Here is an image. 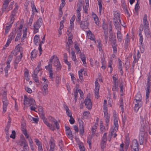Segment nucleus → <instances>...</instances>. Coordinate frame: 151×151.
Listing matches in <instances>:
<instances>
[{
  "instance_id": "7",
  "label": "nucleus",
  "mask_w": 151,
  "mask_h": 151,
  "mask_svg": "<svg viewBox=\"0 0 151 151\" xmlns=\"http://www.w3.org/2000/svg\"><path fill=\"white\" fill-rule=\"evenodd\" d=\"M134 103L135 104L134 110L136 112H137L139 109L142 106L143 103L142 101H134Z\"/></svg>"
},
{
  "instance_id": "3",
  "label": "nucleus",
  "mask_w": 151,
  "mask_h": 151,
  "mask_svg": "<svg viewBox=\"0 0 151 151\" xmlns=\"http://www.w3.org/2000/svg\"><path fill=\"white\" fill-rule=\"evenodd\" d=\"M15 7L13 10L11 12V14L10 16V21L9 23L12 24L14 22L15 18L16 17V14L17 12L18 8V6L17 4H15Z\"/></svg>"
},
{
  "instance_id": "46",
  "label": "nucleus",
  "mask_w": 151,
  "mask_h": 151,
  "mask_svg": "<svg viewBox=\"0 0 151 151\" xmlns=\"http://www.w3.org/2000/svg\"><path fill=\"white\" fill-rule=\"evenodd\" d=\"M32 76L33 79L35 81L36 83H39L37 75H36L33 74Z\"/></svg>"
},
{
  "instance_id": "10",
  "label": "nucleus",
  "mask_w": 151,
  "mask_h": 151,
  "mask_svg": "<svg viewBox=\"0 0 151 151\" xmlns=\"http://www.w3.org/2000/svg\"><path fill=\"white\" fill-rule=\"evenodd\" d=\"M114 17L113 20L119 21L120 23H121L120 19V14L117 11H114L113 12Z\"/></svg>"
},
{
  "instance_id": "29",
  "label": "nucleus",
  "mask_w": 151,
  "mask_h": 151,
  "mask_svg": "<svg viewBox=\"0 0 151 151\" xmlns=\"http://www.w3.org/2000/svg\"><path fill=\"white\" fill-rule=\"evenodd\" d=\"M68 42H69V44L68 45V42H67L66 43V45H68V48H69H69L70 47V45H72L73 43L72 40V39L71 38V37H68ZM69 53H70V50H69Z\"/></svg>"
},
{
  "instance_id": "52",
  "label": "nucleus",
  "mask_w": 151,
  "mask_h": 151,
  "mask_svg": "<svg viewBox=\"0 0 151 151\" xmlns=\"http://www.w3.org/2000/svg\"><path fill=\"white\" fill-rule=\"evenodd\" d=\"M29 106H35V100L32 98H30Z\"/></svg>"
},
{
  "instance_id": "11",
  "label": "nucleus",
  "mask_w": 151,
  "mask_h": 151,
  "mask_svg": "<svg viewBox=\"0 0 151 151\" xmlns=\"http://www.w3.org/2000/svg\"><path fill=\"white\" fill-rule=\"evenodd\" d=\"M130 38L129 37V35L127 34L125 39V43L124 45V48L125 49H127L128 48V46L130 43Z\"/></svg>"
},
{
  "instance_id": "38",
  "label": "nucleus",
  "mask_w": 151,
  "mask_h": 151,
  "mask_svg": "<svg viewBox=\"0 0 151 151\" xmlns=\"http://www.w3.org/2000/svg\"><path fill=\"white\" fill-rule=\"evenodd\" d=\"M88 37L89 38V39L92 40H94L93 37L94 35H92L90 31H89L88 32Z\"/></svg>"
},
{
  "instance_id": "47",
  "label": "nucleus",
  "mask_w": 151,
  "mask_h": 151,
  "mask_svg": "<svg viewBox=\"0 0 151 151\" xmlns=\"http://www.w3.org/2000/svg\"><path fill=\"white\" fill-rule=\"evenodd\" d=\"M21 129L22 132L27 131L25 123H22L21 124Z\"/></svg>"
},
{
  "instance_id": "41",
  "label": "nucleus",
  "mask_w": 151,
  "mask_h": 151,
  "mask_svg": "<svg viewBox=\"0 0 151 151\" xmlns=\"http://www.w3.org/2000/svg\"><path fill=\"white\" fill-rule=\"evenodd\" d=\"M10 68V66H9V67H7L6 65V66L5 67L4 69V71L5 73V76L7 77L8 76V70Z\"/></svg>"
},
{
  "instance_id": "43",
  "label": "nucleus",
  "mask_w": 151,
  "mask_h": 151,
  "mask_svg": "<svg viewBox=\"0 0 151 151\" xmlns=\"http://www.w3.org/2000/svg\"><path fill=\"white\" fill-rule=\"evenodd\" d=\"M16 35V33L15 32H11L9 35V39H11V40H12L15 37Z\"/></svg>"
},
{
  "instance_id": "16",
  "label": "nucleus",
  "mask_w": 151,
  "mask_h": 151,
  "mask_svg": "<svg viewBox=\"0 0 151 151\" xmlns=\"http://www.w3.org/2000/svg\"><path fill=\"white\" fill-rule=\"evenodd\" d=\"M46 119H44L43 120V121L44 123L47 125V126L49 127L50 129L52 131H54L55 129L54 128V126L51 124H49L46 120Z\"/></svg>"
},
{
  "instance_id": "49",
  "label": "nucleus",
  "mask_w": 151,
  "mask_h": 151,
  "mask_svg": "<svg viewBox=\"0 0 151 151\" xmlns=\"http://www.w3.org/2000/svg\"><path fill=\"white\" fill-rule=\"evenodd\" d=\"M41 68L37 67L34 70L33 74L37 75L40 70Z\"/></svg>"
},
{
  "instance_id": "59",
  "label": "nucleus",
  "mask_w": 151,
  "mask_h": 151,
  "mask_svg": "<svg viewBox=\"0 0 151 151\" xmlns=\"http://www.w3.org/2000/svg\"><path fill=\"white\" fill-rule=\"evenodd\" d=\"M143 22L144 24L143 28L149 27V23L147 21H143Z\"/></svg>"
},
{
  "instance_id": "58",
  "label": "nucleus",
  "mask_w": 151,
  "mask_h": 151,
  "mask_svg": "<svg viewBox=\"0 0 151 151\" xmlns=\"http://www.w3.org/2000/svg\"><path fill=\"white\" fill-rule=\"evenodd\" d=\"M102 141H107V133H105L103 136L102 138Z\"/></svg>"
},
{
  "instance_id": "20",
  "label": "nucleus",
  "mask_w": 151,
  "mask_h": 151,
  "mask_svg": "<svg viewBox=\"0 0 151 151\" xmlns=\"http://www.w3.org/2000/svg\"><path fill=\"white\" fill-rule=\"evenodd\" d=\"M117 37L118 41L121 42L122 39V36L120 30H117Z\"/></svg>"
},
{
  "instance_id": "60",
  "label": "nucleus",
  "mask_w": 151,
  "mask_h": 151,
  "mask_svg": "<svg viewBox=\"0 0 151 151\" xmlns=\"http://www.w3.org/2000/svg\"><path fill=\"white\" fill-rule=\"evenodd\" d=\"M29 147L28 144L26 145H25V146H23V150L21 151H28L29 150Z\"/></svg>"
},
{
  "instance_id": "6",
  "label": "nucleus",
  "mask_w": 151,
  "mask_h": 151,
  "mask_svg": "<svg viewBox=\"0 0 151 151\" xmlns=\"http://www.w3.org/2000/svg\"><path fill=\"white\" fill-rule=\"evenodd\" d=\"M53 64V66L56 67V70L57 71H59L61 70L62 66L57 57L54 59Z\"/></svg>"
},
{
  "instance_id": "51",
  "label": "nucleus",
  "mask_w": 151,
  "mask_h": 151,
  "mask_svg": "<svg viewBox=\"0 0 151 151\" xmlns=\"http://www.w3.org/2000/svg\"><path fill=\"white\" fill-rule=\"evenodd\" d=\"M140 8L139 4L138 3V1L135 5L134 10L136 12H138V9Z\"/></svg>"
},
{
  "instance_id": "19",
  "label": "nucleus",
  "mask_w": 151,
  "mask_h": 151,
  "mask_svg": "<svg viewBox=\"0 0 151 151\" xmlns=\"http://www.w3.org/2000/svg\"><path fill=\"white\" fill-rule=\"evenodd\" d=\"M145 33L146 36L149 38L150 37V29L149 27L144 28Z\"/></svg>"
},
{
  "instance_id": "26",
  "label": "nucleus",
  "mask_w": 151,
  "mask_h": 151,
  "mask_svg": "<svg viewBox=\"0 0 151 151\" xmlns=\"http://www.w3.org/2000/svg\"><path fill=\"white\" fill-rule=\"evenodd\" d=\"M150 87L147 86L146 88V99H148L149 96V93L150 92Z\"/></svg>"
},
{
  "instance_id": "14",
  "label": "nucleus",
  "mask_w": 151,
  "mask_h": 151,
  "mask_svg": "<svg viewBox=\"0 0 151 151\" xmlns=\"http://www.w3.org/2000/svg\"><path fill=\"white\" fill-rule=\"evenodd\" d=\"M81 27L83 29H87L88 26V22L86 20V21H81Z\"/></svg>"
},
{
  "instance_id": "13",
  "label": "nucleus",
  "mask_w": 151,
  "mask_h": 151,
  "mask_svg": "<svg viewBox=\"0 0 151 151\" xmlns=\"http://www.w3.org/2000/svg\"><path fill=\"white\" fill-rule=\"evenodd\" d=\"M50 149L49 151H54L55 147V144L54 139L51 138L49 143Z\"/></svg>"
},
{
  "instance_id": "37",
  "label": "nucleus",
  "mask_w": 151,
  "mask_h": 151,
  "mask_svg": "<svg viewBox=\"0 0 151 151\" xmlns=\"http://www.w3.org/2000/svg\"><path fill=\"white\" fill-rule=\"evenodd\" d=\"M22 34L21 30H20V32L17 34L16 37L15 39V41L16 42L18 41V40L20 39L22 35Z\"/></svg>"
},
{
  "instance_id": "18",
  "label": "nucleus",
  "mask_w": 151,
  "mask_h": 151,
  "mask_svg": "<svg viewBox=\"0 0 151 151\" xmlns=\"http://www.w3.org/2000/svg\"><path fill=\"white\" fill-rule=\"evenodd\" d=\"M37 50L35 49L34 50L31 52V58L32 60L34 59L36 57L37 55Z\"/></svg>"
},
{
  "instance_id": "32",
  "label": "nucleus",
  "mask_w": 151,
  "mask_h": 151,
  "mask_svg": "<svg viewBox=\"0 0 151 151\" xmlns=\"http://www.w3.org/2000/svg\"><path fill=\"white\" fill-rule=\"evenodd\" d=\"M66 134L67 136H68V137L69 138L72 139L73 135L70 129H69L68 130L66 131Z\"/></svg>"
},
{
  "instance_id": "22",
  "label": "nucleus",
  "mask_w": 151,
  "mask_h": 151,
  "mask_svg": "<svg viewBox=\"0 0 151 151\" xmlns=\"http://www.w3.org/2000/svg\"><path fill=\"white\" fill-rule=\"evenodd\" d=\"M30 98L29 99L27 97L24 95V104L25 105L26 104H30Z\"/></svg>"
},
{
  "instance_id": "48",
  "label": "nucleus",
  "mask_w": 151,
  "mask_h": 151,
  "mask_svg": "<svg viewBox=\"0 0 151 151\" xmlns=\"http://www.w3.org/2000/svg\"><path fill=\"white\" fill-rule=\"evenodd\" d=\"M36 144L38 147V149L39 151H43V149L42 147V144L40 142L37 143Z\"/></svg>"
},
{
  "instance_id": "21",
  "label": "nucleus",
  "mask_w": 151,
  "mask_h": 151,
  "mask_svg": "<svg viewBox=\"0 0 151 151\" xmlns=\"http://www.w3.org/2000/svg\"><path fill=\"white\" fill-rule=\"evenodd\" d=\"M148 77L147 78V86H151V74L149 72L147 75Z\"/></svg>"
},
{
  "instance_id": "24",
  "label": "nucleus",
  "mask_w": 151,
  "mask_h": 151,
  "mask_svg": "<svg viewBox=\"0 0 151 151\" xmlns=\"http://www.w3.org/2000/svg\"><path fill=\"white\" fill-rule=\"evenodd\" d=\"M39 35H36L34 37V43L36 45H38V43L40 40Z\"/></svg>"
},
{
  "instance_id": "30",
  "label": "nucleus",
  "mask_w": 151,
  "mask_h": 151,
  "mask_svg": "<svg viewBox=\"0 0 151 151\" xmlns=\"http://www.w3.org/2000/svg\"><path fill=\"white\" fill-rule=\"evenodd\" d=\"M114 124L115 126L114 127V130L116 131L118 130V120L117 119H114Z\"/></svg>"
},
{
  "instance_id": "33",
  "label": "nucleus",
  "mask_w": 151,
  "mask_h": 151,
  "mask_svg": "<svg viewBox=\"0 0 151 151\" xmlns=\"http://www.w3.org/2000/svg\"><path fill=\"white\" fill-rule=\"evenodd\" d=\"M42 91L43 94L44 96L47 94L48 93L47 87L43 86Z\"/></svg>"
},
{
  "instance_id": "2",
  "label": "nucleus",
  "mask_w": 151,
  "mask_h": 151,
  "mask_svg": "<svg viewBox=\"0 0 151 151\" xmlns=\"http://www.w3.org/2000/svg\"><path fill=\"white\" fill-rule=\"evenodd\" d=\"M42 24V19L41 18L39 19L33 25L34 33H37L39 31L38 29Z\"/></svg>"
},
{
  "instance_id": "17",
  "label": "nucleus",
  "mask_w": 151,
  "mask_h": 151,
  "mask_svg": "<svg viewBox=\"0 0 151 151\" xmlns=\"http://www.w3.org/2000/svg\"><path fill=\"white\" fill-rule=\"evenodd\" d=\"M46 119H44L43 120V121L44 123L47 125V126L49 127L50 129L52 131H54L55 129L54 128V126L51 124H49L46 120Z\"/></svg>"
},
{
  "instance_id": "57",
  "label": "nucleus",
  "mask_w": 151,
  "mask_h": 151,
  "mask_svg": "<svg viewBox=\"0 0 151 151\" xmlns=\"http://www.w3.org/2000/svg\"><path fill=\"white\" fill-rule=\"evenodd\" d=\"M34 19V15H32L29 19V22H28V24H29L30 25H31V24H32Z\"/></svg>"
},
{
  "instance_id": "39",
  "label": "nucleus",
  "mask_w": 151,
  "mask_h": 151,
  "mask_svg": "<svg viewBox=\"0 0 151 151\" xmlns=\"http://www.w3.org/2000/svg\"><path fill=\"white\" fill-rule=\"evenodd\" d=\"M95 88L94 90H97V91L98 90H99L100 86L98 80H96L95 81Z\"/></svg>"
},
{
  "instance_id": "40",
  "label": "nucleus",
  "mask_w": 151,
  "mask_h": 151,
  "mask_svg": "<svg viewBox=\"0 0 151 151\" xmlns=\"http://www.w3.org/2000/svg\"><path fill=\"white\" fill-rule=\"evenodd\" d=\"M83 69H81L80 70L78 71V73L79 76V78L80 80H82L83 78L82 73L83 72Z\"/></svg>"
},
{
  "instance_id": "12",
  "label": "nucleus",
  "mask_w": 151,
  "mask_h": 151,
  "mask_svg": "<svg viewBox=\"0 0 151 151\" xmlns=\"http://www.w3.org/2000/svg\"><path fill=\"white\" fill-rule=\"evenodd\" d=\"M113 22L115 28L117 30H121V27L120 24L122 26H123V25H122L121 23H120V22L119 21L113 20Z\"/></svg>"
},
{
  "instance_id": "63",
  "label": "nucleus",
  "mask_w": 151,
  "mask_h": 151,
  "mask_svg": "<svg viewBox=\"0 0 151 151\" xmlns=\"http://www.w3.org/2000/svg\"><path fill=\"white\" fill-rule=\"evenodd\" d=\"M120 106L121 107V110L123 112L124 111V109L123 108V100H122L120 102Z\"/></svg>"
},
{
  "instance_id": "61",
  "label": "nucleus",
  "mask_w": 151,
  "mask_h": 151,
  "mask_svg": "<svg viewBox=\"0 0 151 151\" xmlns=\"http://www.w3.org/2000/svg\"><path fill=\"white\" fill-rule=\"evenodd\" d=\"M39 114L41 118L42 119V120H43L44 119H46L45 117V114L43 112H40Z\"/></svg>"
},
{
  "instance_id": "34",
  "label": "nucleus",
  "mask_w": 151,
  "mask_h": 151,
  "mask_svg": "<svg viewBox=\"0 0 151 151\" xmlns=\"http://www.w3.org/2000/svg\"><path fill=\"white\" fill-rule=\"evenodd\" d=\"M27 32V29L26 28L25 30H23V36L21 39L22 41V40H24L25 38H26Z\"/></svg>"
},
{
  "instance_id": "5",
  "label": "nucleus",
  "mask_w": 151,
  "mask_h": 151,
  "mask_svg": "<svg viewBox=\"0 0 151 151\" xmlns=\"http://www.w3.org/2000/svg\"><path fill=\"white\" fill-rule=\"evenodd\" d=\"M2 101L3 103L2 113L4 114L6 111L7 107L9 104V102L6 96H5L2 97Z\"/></svg>"
},
{
  "instance_id": "45",
  "label": "nucleus",
  "mask_w": 151,
  "mask_h": 151,
  "mask_svg": "<svg viewBox=\"0 0 151 151\" xmlns=\"http://www.w3.org/2000/svg\"><path fill=\"white\" fill-rule=\"evenodd\" d=\"M97 42L98 43L97 46L99 48V50L101 51L102 50V45L101 43L100 40H97Z\"/></svg>"
},
{
  "instance_id": "27",
  "label": "nucleus",
  "mask_w": 151,
  "mask_h": 151,
  "mask_svg": "<svg viewBox=\"0 0 151 151\" xmlns=\"http://www.w3.org/2000/svg\"><path fill=\"white\" fill-rule=\"evenodd\" d=\"M104 39L105 41V42L106 43H107L108 37V30H104Z\"/></svg>"
},
{
  "instance_id": "25",
  "label": "nucleus",
  "mask_w": 151,
  "mask_h": 151,
  "mask_svg": "<svg viewBox=\"0 0 151 151\" xmlns=\"http://www.w3.org/2000/svg\"><path fill=\"white\" fill-rule=\"evenodd\" d=\"M142 98L141 95L139 93H137L135 96V98L134 99V101H142Z\"/></svg>"
},
{
  "instance_id": "50",
  "label": "nucleus",
  "mask_w": 151,
  "mask_h": 151,
  "mask_svg": "<svg viewBox=\"0 0 151 151\" xmlns=\"http://www.w3.org/2000/svg\"><path fill=\"white\" fill-rule=\"evenodd\" d=\"M24 77L25 78V79L27 81L29 80V72L27 70V71H25L24 73Z\"/></svg>"
},
{
  "instance_id": "42",
  "label": "nucleus",
  "mask_w": 151,
  "mask_h": 151,
  "mask_svg": "<svg viewBox=\"0 0 151 151\" xmlns=\"http://www.w3.org/2000/svg\"><path fill=\"white\" fill-rule=\"evenodd\" d=\"M63 141L62 140H60L59 142V146L61 150L63 151L64 149V145L63 143Z\"/></svg>"
},
{
  "instance_id": "56",
  "label": "nucleus",
  "mask_w": 151,
  "mask_h": 151,
  "mask_svg": "<svg viewBox=\"0 0 151 151\" xmlns=\"http://www.w3.org/2000/svg\"><path fill=\"white\" fill-rule=\"evenodd\" d=\"M16 133L14 130L12 131V134L10 136V138H12L13 139H14L15 138Z\"/></svg>"
},
{
  "instance_id": "1",
  "label": "nucleus",
  "mask_w": 151,
  "mask_h": 151,
  "mask_svg": "<svg viewBox=\"0 0 151 151\" xmlns=\"http://www.w3.org/2000/svg\"><path fill=\"white\" fill-rule=\"evenodd\" d=\"M142 126L140 129V132L139 133V141L140 145H142L144 142V140L146 141L147 140V133L145 132L144 126L147 124V118H144L142 119L141 121Z\"/></svg>"
},
{
  "instance_id": "8",
  "label": "nucleus",
  "mask_w": 151,
  "mask_h": 151,
  "mask_svg": "<svg viewBox=\"0 0 151 151\" xmlns=\"http://www.w3.org/2000/svg\"><path fill=\"white\" fill-rule=\"evenodd\" d=\"M22 52H21L20 55L17 56L14 61V69H17V68L18 63L21 60L22 58Z\"/></svg>"
},
{
  "instance_id": "28",
  "label": "nucleus",
  "mask_w": 151,
  "mask_h": 151,
  "mask_svg": "<svg viewBox=\"0 0 151 151\" xmlns=\"http://www.w3.org/2000/svg\"><path fill=\"white\" fill-rule=\"evenodd\" d=\"M134 60L132 63V66L133 67H134L136 63H137L138 61L139 60V59L137 58L136 55H133Z\"/></svg>"
},
{
  "instance_id": "53",
  "label": "nucleus",
  "mask_w": 151,
  "mask_h": 151,
  "mask_svg": "<svg viewBox=\"0 0 151 151\" xmlns=\"http://www.w3.org/2000/svg\"><path fill=\"white\" fill-rule=\"evenodd\" d=\"M106 141H102L101 144V147L102 149H104L106 146Z\"/></svg>"
},
{
  "instance_id": "4",
  "label": "nucleus",
  "mask_w": 151,
  "mask_h": 151,
  "mask_svg": "<svg viewBox=\"0 0 151 151\" xmlns=\"http://www.w3.org/2000/svg\"><path fill=\"white\" fill-rule=\"evenodd\" d=\"M139 146L137 140H133L130 146L131 148V151H139Z\"/></svg>"
},
{
  "instance_id": "23",
  "label": "nucleus",
  "mask_w": 151,
  "mask_h": 151,
  "mask_svg": "<svg viewBox=\"0 0 151 151\" xmlns=\"http://www.w3.org/2000/svg\"><path fill=\"white\" fill-rule=\"evenodd\" d=\"M6 24L7 26L6 27L5 32V34L6 35L8 33L12 25V24H9V23Z\"/></svg>"
},
{
  "instance_id": "36",
  "label": "nucleus",
  "mask_w": 151,
  "mask_h": 151,
  "mask_svg": "<svg viewBox=\"0 0 151 151\" xmlns=\"http://www.w3.org/2000/svg\"><path fill=\"white\" fill-rule=\"evenodd\" d=\"M45 68L48 71L52 70V64L49 63L48 65L45 66Z\"/></svg>"
},
{
  "instance_id": "35",
  "label": "nucleus",
  "mask_w": 151,
  "mask_h": 151,
  "mask_svg": "<svg viewBox=\"0 0 151 151\" xmlns=\"http://www.w3.org/2000/svg\"><path fill=\"white\" fill-rule=\"evenodd\" d=\"M110 38L112 41L111 43L112 47L116 46V41L115 37L114 38L111 37Z\"/></svg>"
},
{
  "instance_id": "55",
  "label": "nucleus",
  "mask_w": 151,
  "mask_h": 151,
  "mask_svg": "<svg viewBox=\"0 0 151 151\" xmlns=\"http://www.w3.org/2000/svg\"><path fill=\"white\" fill-rule=\"evenodd\" d=\"M139 36L140 37L139 39V42L141 44H142V42L143 41V40L142 35V34H141V33H139Z\"/></svg>"
},
{
  "instance_id": "64",
  "label": "nucleus",
  "mask_w": 151,
  "mask_h": 151,
  "mask_svg": "<svg viewBox=\"0 0 151 151\" xmlns=\"http://www.w3.org/2000/svg\"><path fill=\"white\" fill-rule=\"evenodd\" d=\"M95 22V24L98 25H99V19L98 17H94V19Z\"/></svg>"
},
{
  "instance_id": "54",
  "label": "nucleus",
  "mask_w": 151,
  "mask_h": 151,
  "mask_svg": "<svg viewBox=\"0 0 151 151\" xmlns=\"http://www.w3.org/2000/svg\"><path fill=\"white\" fill-rule=\"evenodd\" d=\"M28 144L27 142L25 139H23L22 140L21 142L20 145L22 146V145H24V146H25V145H26Z\"/></svg>"
},
{
  "instance_id": "62",
  "label": "nucleus",
  "mask_w": 151,
  "mask_h": 151,
  "mask_svg": "<svg viewBox=\"0 0 151 151\" xmlns=\"http://www.w3.org/2000/svg\"><path fill=\"white\" fill-rule=\"evenodd\" d=\"M125 143L126 144V148H127L129 144V140L127 138H126Z\"/></svg>"
},
{
  "instance_id": "31",
  "label": "nucleus",
  "mask_w": 151,
  "mask_h": 151,
  "mask_svg": "<svg viewBox=\"0 0 151 151\" xmlns=\"http://www.w3.org/2000/svg\"><path fill=\"white\" fill-rule=\"evenodd\" d=\"M113 63L112 61V60H110L108 62V67L110 68V73H111L112 72L113 70V68L112 67V65Z\"/></svg>"
},
{
  "instance_id": "9",
  "label": "nucleus",
  "mask_w": 151,
  "mask_h": 151,
  "mask_svg": "<svg viewBox=\"0 0 151 151\" xmlns=\"http://www.w3.org/2000/svg\"><path fill=\"white\" fill-rule=\"evenodd\" d=\"M84 103L86 107L89 110H91L92 108V104L91 99L90 98H86L85 100Z\"/></svg>"
},
{
  "instance_id": "15",
  "label": "nucleus",
  "mask_w": 151,
  "mask_h": 151,
  "mask_svg": "<svg viewBox=\"0 0 151 151\" xmlns=\"http://www.w3.org/2000/svg\"><path fill=\"white\" fill-rule=\"evenodd\" d=\"M83 122H79V132L81 135H83L84 133V126L83 124Z\"/></svg>"
},
{
  "instance_id": "44",
  "label": "nucleus",
  "mask_w": 151,
  "mask_h": 151,
  "mask_svg": "<svg viewBox=\"0 0 151 151\" xmlns=\"http://www.w3.org/2000/svg\"><path fill=\"white\" fill-rule=\"evenodd\" d=\"M42 80L44 81L43 86H45L46 87H48L49 82L48 80L45 78H42Z\"/></svg>"
}]
</instances>
